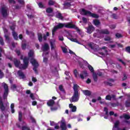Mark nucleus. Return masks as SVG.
Wrapping results in <instances>:
<instances>
[{
  "instance_id": "obj_27",
  "label": "nucleus",
  "mask_w": 130,
  "mask_h": 130,
  "mask_svg": "<svg viewBox=\"0 0 130 130\" xmlns=\"http://www.w3.org/2000/svg\"><path fill=\"white\" fill-rule=\"evenodd\" d=\"M119 123H120L119 120H116L114 123V127H116L117 129L119 128Z\"/></svg>"
},
{
  "instance_id": "obj_34",
  "label": "nucleus",
  "mask_w": 130,
  "mask_h": 130,
  "mask_svg": "<svg viewBox=\"0 0 130 130\" xmlns=\"http://www.w3.org/2000/svg\"><path fill=\"white\" fill-rule=\"evenodd\" d=\"M105 41H110L111 40V38L108 36H107L105 37Z\"/></svg>"
},
{
  "instance_id": "obj_25",
  "label": "nucleus",
  "mask_w": 130,
  "mask_h": 130,
  "mask_svg": "<svg viewBox=\"0 0 130 130\" xmlns=\"http://www.w3.org/2000/svg\"><path fill=\"white\" fill-rule=\"evenodd\" d=\"M93 24L95 25V26H99L100 25L101 22L98 19H94L93 20Z\"/></svg>"
},
{
  "instance_id": "obj_36",
  "label": "nucleus",
  "mask_w": 130,
  "mask_h": 130,
  "mask_svg": "<svg viewBox=\"0 0 130 130\" xmlns=\"http://www.w3.org/2000/svg\"><path fill=\"white\" fill-rule=\"evenodd\" d=\"M115 36L118 39L122 38V37H123L121 35V34H120L118 32L116 34Z\"/></svg>"
},
{
  "instance_id": "obj_8",
  "label": "nucleus",
  "mask_w": 130,
  "mask_h": 130,
  "mask_svg": "<svg viewBox=\"0 0 130 130\" xmlns=\"http://www.w3.org/2000/svg\"><path fill=\"white\" fill-rule=\"evenodd\" d=\"M60 127L61 128V130H67V124L66 123V120L63 118H62V119L60 121Z\"/></svg>"
},
{
  "instance_id": "obj_44",
  "label": "nucleus",
  "mask_w": 130,
  "mask_h": 130,
  "mask_svg": "<svg viewBox=\"0 0 130 130\" xmlns=\"http://www.w3.org/2000/svg\"><path fill=\"white\" fill-rule=\"evenodd\" d=\"M21 129L22 130H30V128L26 126H23Z\"/></svg>"
},
{
  "instance_id": "obj_47",
  "label": "nucleus",
  "mask_w": 130,
  "mask_h": 130,
  "mask_svg": "<svg viewBox=\"0 0 130 130\" xmlns=\"http://www.w3.org/2000/svg\"><path fill=\"white\" fill-rule=\"evenodd\" d=\"M58 27H57V25L54 26L53 28V29L52 30V31L53 32H56V31H57V30H58Z\"/></svg>"
},
{
  "instance_id": "obj_54",
  "label": "nucleus",
  "mask_w": 130,
  "mask_h": 130,
  "mask_svg": "<svg viewBox=\"0 0 130 130\" xmlns=\"http://www.w3.org/2000/svg\"><path fill=\"white\" fill-rule=\"evenodd\" d=\"M57 107H52L51 108V111H55L56 110H57Z\"/></svg>"
},
{
  "instance_id": "obj_41",
  "label": "nucleus",
  "mask_w": 130,
  "mask_h": 130,
  "mask_svg": "<svg viewBox=\"0 0 130 130\" xmlns=\"http://www.w3.org/2000/svg\"><path fill=\"white\" fill-rule=\"evenodd\" d=\"M113 19H115V20H117V19H118V16H117V15L115 13H113L112 15Z\"/></svg>"
},
{
  "instance_id": "obj_26",
  "label": "nucleus",
  "mask_w": 130,
  "mask_h": 130,
  "mask_svg": "<svg viewBox=\"0 0 130 130\" xmlns=\"http://www.w3.org/2000/svg\"><path fill=\"white\" fill-rule=\"evenodd\" d=\"M22 118H23V114L22 113V112H19L18 114V120L19 121L21 122L22 121Z\"/></svg>"
},
{
  "instance_id": "obj_4",
  "label": "nucleus",
  "mask_w": 130,
  "mask_h": 130,
  "mask_svg": "<svg viewBox=\"0 0 130 130\" xmlns=\"http://www.w3.org/2000/svg\"><path fill=\"white\" fill-rule=\"evenodd\" d=\"M20 59H23V64H20L19 67L20 70H26V69H27L29 66V58L26 57L23 58V56H21Z\"/></svg>"
},
{
  "instance_id": "obj_28",
  "label": "nucleus",
  "mask_w": 130,
  "mask_h": 130,
  "mask_svg": "<svg viewBox=\"0 0 130 130\" xmlns=\"http://www.w3.org/2000/svg\"><path fill=\"white\" fill-rule=\"evenodd\" d=\"M50 45H51V50H53V49H55V47H56V46H55V44H54L53 42H50Z\"/></svg>"
},
{
  "instance_id": "obj_59",
  "label": "nucleus",
  "mask_w": 130,
  "mask_h": 130,
  "mask_svg": "<svg viewBox=\"0 0 130 130\" xmlns=\"http://www.w3.org/2000/svg\"><path fill=\"white\" fill-rule=\"evenodd\" d=\"M88 45L89 46V47H90V48H91V49H94V47H93V45H92V43H89L88 44Z\"/></svg>"
},
{
  "instance_id": "obj_11",
  "label": "nucleus",
  "mask_w": 130,
  "mask_h": 130,
  "mask_svg": "<svg viewBox=\"0 0 130 130\" xmlns=\"http://www.w3.org/2000/svg\"><path fill=\"white\" fill-rule=\"evenodd\" d=\"M100 34H103L105 35H108L110 34V32H109V30L107 29H102L99 31Z\"/></svg>"
},
{
  "instance_id": "obj_24",
  "label": "nucleus",
  "mask_w": 130,
  "mask_h": 130,
  "mask_svg": "<svg viewBox=\"0 0 130 130\" xmlns=\"http://www.w3.org/2000/svg\"><path fill=\"white\" fill-rule=\"evenodd\" d=\"M46 12L47 13V14H51V13H53V9L50 7H49L46 9Z\"/></svg>"
},
{
  "instance_id": "obj_61",
  "label": "nucleus",
  "mask_w": 130,
  "mask_h": 130,
  "mask_svg": "<svg viewBox=\"0 0 130 130\" xmlns=\"http://www.w3.org/2000/svg\"><path fill=\"white\" fill-rule=\"evenodd\" d=\"M54 128L55 129H59V126L58 125V124L56 123L55 125Z\"/></svg>"
},
{
  "instance_id": "obj_63",
  "label": "nucleus",
  "mask_w": 130,
  "mask_h": 130,
  "mask_svg": "<svg viewBox=\"0 0 130 130\" xmlns=\"http://www.w3.org/2000/svg\"><path fill=\"white\" fill-rule=\"evenodd\" d=\"M10 29H11V30H12V32H15V26H11Z\"/></svg>"
},
{
  "instance_id": "obj_57",
  "label": "nucleus",
  "mask_w": 130,
  "mask_h": 130,
  "mask_svg": "<svg viewBox=\"0 0 130 130\" xmlns=\"http://www.w3.org/2000/svg\"><path fill=\"white\" fill-rule=\"evenodd\" d=\"M64 6H65V7H71V6H72V4H71V3H65L64 4Z\"/></svg>"
},
{
  "instance_id": "obj_29",
  "label": "nucleus",
  "mask_w": 130,
  "mask_h": 130,
  "mask_svg": "<svg viewBox=\"0 0 130 130\" xmlns=\"http://www.w3.org/2000/svg\"><path fill=\"white\" fill-rule=\"evenodd\" d=\"M38 40L39 42H41L43 40L42 34L41 33H39L38 34Z\"/></svg>"
},
{
  "instance_id": "obj_58",
  "label": "nucleus",
  "mask_w": 130,
  "mask_h": 130,
  "mask_svg": "<svg viewBox=\"0 0 130 130\" xmlns=\"http://www.w3.org/2000/svg\"><path fill=\"white\" fill-rule=\"evenodd\" d=\"M9 4H13L15 5L16 4V1L15 0H8Z\"/></svg>"
},
{
  "instance_id": "obj_3",
  "label": "nucleus",
  "mask_w": 130,
  "mask_h": 130,
  "mask_svg": "<svg viewBox=\"0 0 130 130\" xmlns=\"http://www.w3.org/2000/svg\"><path fill=\"white\" fill-rule=\"evenodd\" d=\"M80 14L81 15H84V16H89V17H91L94 19H98L99 18L98 14L92 13L91 11H87L85 9H82L81 10Z\"/></svg>"
},
{
  "instance_id": "obj_39",
  "label": "nucleus",
  "mask_w": 130,
  "mask_h": 130,
  "mask_svg": "<svg viewBox=\"0 0 130 130\" xmlns=\"http://www.w3.org/2000/svg\"><path fill=\"white\" fill-rule=\"evenodd\" d=\"M78 74L79 73H78V70H77V69L74 70V74L75 78H78Z\"/></svg>"
},
{
  "instance_id": "obj_5",
  "label": "nucleus",
  "mask_w": 130,
  "mask_h": 130,
  "mask_svg": "<svg viewBox=\"0 0 130 130\" xmlns=\"http://www.w3.org/2000/svg\"><path fill=\"white\" fill-rule=\"evenodd\" d=\"M57 27H58V29H62V28H63V27H65V28H75V25L71 23H68L67 24L59 23L58 24V25H57Z\"/></svg>"
},
{
  "instance_id": "obj_35",
  "label": "nucleus",
  "mask_w": 130,
  "mask_h": 130,
  "mask_svg": "<svg viewBox=\"0 0 130 130\" xmlns=\"http://www.w3.org/2000/svg\"><path fill=\"white\" fill-rule=\"evenodd\" d=\"M125 107H130V101H126L125 103Z\"/></svg>"
},
{
  "instance_id": "obj_38",
  "label": "nucleus",
  "mask_w": 130,
  "mask_h": 130,
  "mask_svg": "<svg viewBox=\"0 0 130 130\" xmlns=\"http://www.w3.org/2000/svg\"><path fill=\"white\" fill-rule=\"evenodd\" d=\"M62 51L63 53H68V49L66 47H61Z\"/></svg>"
},
{
  "instance_id": "obj_10",
  "label": "nucleus",
  "mask_w": 130,
  "mask_h": 130,
  "mask_svg": "<svg viewBox=\"0 0 130 130\" xmlns=\"http://www.w3.org/2000/svg\"><path fill=\"white\" fill-rule=\"evenodd\" d=\"M86 29H87V32L89 33V34H91L95 28L93 25H89L88 27L86 28Z\"/></svg>"
},
{
  "instance_id": "obj_6",
  "label": "nucleus",
  "mask_w": 130,
  "mask_h": 130,
  "mask_svg": "<svg viewBox=\"0 0 130 130\" xmlns=\"http://www.w3.org/2000/svg\"><path fill=\"white\" fill-rule=\"evenodd\" d=\"M0 13L3 16V18H7V17H8V10L6 7H2L1 8Z\"/></svg>"
},
{
  "instance_id": "obj_1",
  "label": "nucleus",
  "mask_w": 130,
  "mask_h": 130,
  "mask_svg": "<svg viewBox=\"0 0 130 130\" xmlns=\"http://www.w3.org/2000/svg\"><path fill=\"white\" fill-rule=\"evenodd\" d=\"M34 55V51L32 50H30L28 53V56L29 58H30V57L31 58L30 60V62L34 67L33 71H34L35 74L38 75V71H37V69L38 68V67H39V64L35 59L33 58Z\"/></svg>"
},
{
  "instance_id": "obj_60",
  "label": "nucleus",
  "mask_w": 130,
  "mask_h": 130,
  "mask_svg": "<svg viewBox=\"0 0 130 130\" xmlns=\"http://www.w3.org/2000/svg\"><path fill=\"white\" fill-rule=\"evenodd\" d=\"M4 37L6 39V40H8V41H10V37L7 35H5Z\"/></svg>"
},
{
  "instance_id": "obj_18",
  "label": "nucleus",
  "mask_w": 130,
  "mask_h": 130,
  "mask_svg": "<svg viewBox=\"0 0 130 130\" xmlns=\"http://www.w3.org/2000/svg\"><path fill=\"white\" fill-rule=\"evenodd\" d=\"M0 109L2 112H4L5 110H6V107L4 105V103L3 101H0Z\"/></svg>"
},
{
  "instance_id": "obj_46",
  "label": "nucleus",
  "mask_w": 130,
  "mask_h": 130,
  "mask_svg": "<svg viewBox=\"0 0 130 130\" xmlns=\"http://www.w3.org/2000/svg\"><path fill=\"white\" fill-rule=\"evenodd\" d=\"M82 21L84 24H87L88 23V20L85 17H82Z\"/></svg>"
},
{
  "instance_id": "obj_62",
  "label": "nucleus",
  "mask_w": 130,
  "mask_h": 130,
  "mask_svg": "<svg viewBox=\"0 0 130 130\" xmlns=\"http://www.w3.org/2000/svg\"><path fill=\"white\" fill-rule=\"evenodd\" d=\"M59 89L60 90V91H63V87L62 86V85H60L59 86Z\"/></svg>"
},
{
  "instance_id": "obj_23",
  "label": "nucleus",
  "mask_w": 130,
  "mask_h": 130,
  "mask_svg": "<svg viewBox=\"0 0 130 130\" xmlns=\"http://www.w3.org/2000/svg\"><path fill=\"white\" fill-rule=\"evenodd\" d=\"M92 77L94 82H97L98 81V76H97V74L93 73Z\"/></svg>"
},
{
  "instance_id": "obj_55",
  "label": "nucleus",
  "mask_w": 130,
  "mask_h": 130,
  "mask_svg": "<svg viewBox=\"0 0 130 130\" xmlns=\"http://www.w3.org/2000/svg\"><path fill=\"white\" fill-rule=\"evenodd\" d=\"M18 3H19L20 5H25V2L23 0H18Z\"/></svg>"
},
{
  "instance_id": "obj_40",
  "label": "nucleus",
  "mask_w": 130,
  "mask_h": 130,
  "mask_svg": "<svg viewBox=\"0 0 130 130\" xmlns=\"http://www.w3.org/2000/svg\"><path fill=\"white\" fill-rule=\"evenodd\" d=\"M11 90H13V91H15V89H17V85L16 84H13L11 86Z\"/></svg>"
},
{
  "instance_id": "obj_37",
  "label": "nucleus",
  "mask_w": 130,
  "mask_h": 130,
  "mask_svg": "<svg viewBox=\"0 0 130 130\" xmlns=\"http://www.w3.org/2000/svg\"><path fill=\"white\" fill-rule=\"evenodd\" d=\"M125 51L127 53L130 54V46L126 47L125 48Z\"/></svg>"
},
{
  "instance_id": "obj_56",
  "label": "nucleus",
  "mask_w": 130,
  "mask_h": 130,
  "mask_svg": "<svg viewBox=\"0 0 130 130\" xmlns=\"http://www.w3.org/2000/svg\"><path fill=\"white\" fill-rule=\"evenodd\" d=\"M109 27L110 29H115V28H116V25H115V24H112L109 26Z\"/></svg>"
},
{
  "instance_id": "obj_19",
  "label": "nucleus",
  "mask_w": 130,
  "mask_h": 130,
  "mask_svg": "<svg viewBox=\"0 0 130 130\" xmlns=\"http://www.w3.org/2000/svg\"><path fill=\"white\" fill-rule=\"evenodd\" d=\"M82 92L85 95V96H90L91 94V92L89 90H82Z\"/></svg>"
},
{
  "instance_id": "obj_43",
  "label": "nucleus",
  "mask_w": 130,
  "mask_h": 130,
  "mask_svg": "<svg viewBox=\"0 0 130 130\" xmlns=\"http://www.w3.org/2000/svg\"><path fill=\"white\" fill-rule=\"evenodd\" d=\"M111 99H112V98L111 97V95H107L106 96V100H109V101H111Z\"/></svg>"
},
{
  "instance_id": "obj_32",
  "label": "nucleus",
  "mask_w": 130,
  "mask_h": 130,
  "mask_svg": "<svg viewBox=\"0 0 130 130\" xmlns=\"http://www.w3.org/2000/svg\"><path fill=\"white\" fill-rule=\"evenodd\" d=\"M29 118L30 119V120H31V122L32 123H36V120L35 119V118H34V117H33V116H29Z\"/></svg>"
},
{
  "instance_id": "obj_33",
  "label": "nucleus",
  "mask_w": 130,
  "mask_h": 130,
  "mask_svg": "<svg viewBox=\"0 0 130 130\" xmlns=\"http://www.w3.org/2000/svg\"><path fill=\"white\" fill-rule=\"evenodd\" d=\"M0 44L1 45H5V42H4V39H3V37L0 36Z\"/></svg>"
},
{
  "instance_id": "obj_7",
  "label": "nucleus",
  "mask_w": 130,
  "mask_h": 130,
  "mask_svg": "<svg viewBox=\"0 0 130 130\" xmlns=\"http://www.w3.org/2000/svg\"><path fill=\"white\" fill-rule=\"evenodd\" d=\"M3 87L5 89L3 98L6 99L8 97V95H9V86L6 83H4Z\"/></svg>"
},
{
  "instance_id": "obj_31",
  "label": "nucleus",
  "mask_w": 130,
  "mask_h": 130,
  "mask_svg": "<svg viewBox=\"0 0 130 130\" xmlns=\"http://www.w3.org/2000/svg\"><path fill=\"white\" fill-rule=\"evenodd\" d=\"M87 67L88 70H89V71H90L91 73H93L94 74V68H93V67H92V66L90 64H88Z\"/></svg>"
},
{
  "instance_id": "obj_30",
  "label": "nucleus",
  "mask_w": 130,
  "mask_h": 130,
  "mask_svg": "<svg viewBox=\"0 0 130 130\" xmlns=\"http://www.w3.org/2000/svg\"><path fill=\"white\" fill-rule=\"evenodd\" d=\"M119 105H120V104L118 102L111 104V106H112V107H117V106H119Z\"/></svg>"
},
{
  "instance_id": "obj_13",
  "label": "nucleus",
  "mask_w": 130,
  "mask_h": 130,
  "mask_svg": "<svg viewBox=\"0 0 130 130\" xmlns=\"http://www.w3.org/2000/svg\"><path fill=\"white\" fill-rule=\"evenodd\" d=\"M17 75L19 77H20V79H25V78H26L25 74H24V73H23L21 70H19L17 72Z\"/></svg>"
},
{
  "instance_id": "obj_22",
  "label": "nucleus",
  "mask_w": 130,
  "mask_h": 130,
  "mask_svg": "<svg viewBox=\"0 0 130 130\" xmlns=\"http://www.w3.org/2000/svg\"><path fill=\"white\" fill-rule=\"evenodd\" d=\"M68 39L71 40V41H72V42H76V43H77L78 44H81V43H80V42H79L77 39L69 38Z\"/></svg>"
},
{
  "instance_id": "obj_52",
  "label": "nucleus",
  "mask_w": 130,
  "mask_h": 130,
  "mask_svg": "<svg viewBox=\"0 0 130 130\" xmlns=\"http://www.w3.org/2000/svg\"><path fill=\"white\" fill-rule=\"evenodd\" d=\"M26 46H27V44H26L25 43L22 44V46H21V48H22V49H23V50H24V49H26Z\"/></svg>"
},
{
  "instance_id": "obj_21",
  "label": "nucleus",
  "mask_w": 130,
  "mask_h": 130,
  "mask_svg": "<svg viewBox=\"0 0 130 130\" xmlns=\"http://www.w3.org/2000/svg\"><path fill=\"white\" fill-rule=\"evenodd\" d=\"M12 36L15 40H18V34H17L16 31L12 32Z\"/></svg>"
},
{
  "instance_id": "obj_51",
  "label": "nucleus",
  "mask_w": 130,
  "mask_h": 130,
  "mask_svg": "<svg viewBox=\"0 0 130 130\" xmlns=\"http://www.w3.org/2000/svg\"><path fill=\"white\" fill-rule=\"evenodd\" d=\"M43 62L45 63H47L48 61V58L47 57H44L43 58Z\"/></svg>"
},
{
  "instance_id": "obj_17",
  "label": "nucleus",
  "mask_w": 130,
  "mask_h": 130,
  "mask_svg": "<svg viewBox=\"0 0 130 130\" xmlns=\"http://www.w3.org/2000/svg\"><path fill=\"white\" fill-rule=\"evenodd\" d=\"M69 108H71V110L72 112H76V111H77V107H76L75 106H74L73 104H70L69 105Z\"/></svg>"
},
{
  "instance_id": "obj_42",
  "label": "nucleus",
  "mask_w": 130,
  "mask_h": 130,
  "mask_svg": "<svg viewBox=\"0 0 130 130\" xmlns=\"http://www.w3.org/2000/svg\"><path fill=\"white\" fill-rule=\"evenodd\" d=\"M104 111H105V112H106V113H105L106 115H107V116H108V115H109V114H108V108L105 107L104 109Z\"/></svg>"
},
{
  "instance_id": "obj_45",
  "label": "nucleus",
  "mask_w": 130,
  "mask_h": 130,
  "mask_svg": "<svg viewBox=\"0 0 130 130\" xmlns=\"http://www.w3.org/2000/svg\"><path fill=\"white\" fill-rule=\"evenodd\" d=\"M49 6H53L54 5V2L52 0H50L48 2Z\"/></svg>"
},
{
  "instance_id": "obj_49",
  "label": "nucleus",
  "mask_w": 130,
  "mask_h": 130,
  "mask_svg": "<svg viewBox=\"0 0 130 130\" xmlns=\"http://www.w3.org/2000/svg\"><path fill=\"white\" fill-rule=\"evenodd\" d=\"M104 83L105 84V85H107V86H112V83L109 82H107V81H105L104 82Z\"/></svg>"
},
{
  "instance_id": "obj_53",
  "label": "nucleus",
  "mask_w": 130,
  "mask_h": 130,
  "mask_svg": "<svg viewBox=\"0 0 130 130\" xmlns=\"http://www.w3.org/2000/svg\"><path fill=\"white\" fill-rule=\"evenodd\" d=\"M118 61H119L120 62H121V63L122 64H123V66H126V63H125V62H124V61H123V60H122V59H120V58H118Z\"/></svg>"
},
{
  "instance_id": "obj_20",
  "label": "nucleus",
  "mask_w": 130,
  "mask_h": 130,
  "mask_svg": "<svg viewBox=\"0 0 130 130\" xmlns=\"http://www.w3.org/2000/svg\"><path fill=\"white\" fill-rule=\"evenodd\" d=\"M55 18H57V19H59L60 20H63V16L61 15V13H58L55 15Z\"/></svg>"
},
{
  "instance_id": "obj_9",
  "label": "nucleus",
  "mask_w": 130,
  "mask_h": 130,
  "mask_svg": "<svg viewBox=\"0 0 130 130\" xmlns=\"http://www.w3.org/2000/svg\"><path fill=\"white\" fill-rule=\"evenodd\" d=\"M13 62L16 68H20V66H21V61L18 60L17 58H14L13 60Z\"/></svg>"
},
{
  "instance_id": "obj_50",
  "label": "nucleus",
  "mask_w": 130,
  "mask_h": 130,
  "mask_svg": "<svg viewBox=\"0 0 130 130\" xmlns=\"http://www.w3.org/2000/svg\"><path fill=\"white\" fill-rule=\"evenodd\" d=\"M38 6L41 9H43V8H44V5H43V4H42V3L41 2L39 3Z\"/></svg>"
},
{
  "instance_id": "obj_64",
  "label": "nucleus",
  "mask_w": 130,
  "mask_h": 130,
  "mask_svg": "<svg viewBox=\"0 0 130 130\" xmlns=\"http://www.w3.org/2000/svg\"><path fill=\"white\" fill-rule=\"evenodd\" d=\"M115 45H109V47H110V48H114L115 47Z\"/></svg>"
},
{
  "instance_id": "obj_16",
  "label": "nucleus",
  "mask_w": 130,
  "mask_h": 130,
  "mask_svg": "<svg viewBox=\"0 0 130 130\" xmlns=\"http://www.w3.org/2000/svg\"><path fill=\"white\" fill-rule=\"evenodd\" d=\"M55 103V102H54V100L51 99L47 102V104L48 106H53Z\"/></svg>"
},
{
  "instance_id": "obj_2",
  "label": "nucleus",
  "mask_w": 130,
  "mask_h": 130,
  "mask_svg": "<svg viewBox=\"0 0 130 130\" xmlns=\"http://www.w3.org/2000/svg\"><path fill=\"white\" fill-rule=\"evenodd\" d=\"M79 85L77 84H75L73 85L74 94L70 99V102H78L79 101L80 95L79 94Z\"/></svg>"
},
{
  "instance_id": "obj_14",
  "label": "nucleus",
  "mask_w": 130,
  "mask_h": 130,
  "mask_svg": "<svg viewBox=\"0 0 130 130\" xmlns=\"http://www.w3.org/2000/svg\"><path fill=\"white\" fill-rule=\"evenodd\" d=\"M49 49V45H48V44L45 43L44 45V46L42 48V50L43 51H47Z\"/></svg>"
},
{
  "instance_id": "obj_48",
  "label": "nucleus",
  "mask_w": 130,
  "mask_h": 130,
  "mask_svg": "<svg viewBox=\"0 0 130 130\" xmlns=\"http://www.w3.org/2000/svg\"><path fill=\"white\" fill-rule=\"evenodd\" d=\"M65 75L68 76V77H66V80H69V78H70V73L69 72L66 71L64 73Z\"/></svg>"
},
{
  "instance_id": "obj_15",
  "label": "nucleus",
  "mask_w": 130,
  "mask_h": 130,
  "mask_svg": "<svg viewBox=\"0 0 130 130\" xmlns=\"http://www.w3.org/2000/svg\"><path fill=\"white\" fill-rule=\"evenodd\" d=\"M120 119L122 118H124V119H130V116L129 115H127L125 113L123 114L122 115L120 116Z\"/></svg>"
},
{
  "instance_id": "obj_12",
  "label": "nucleus",
  "mask_w": 130,
  "mask_h": 130,
  "mask_svg": "<svg viewBox=\"0 0 130 130\" xmlns=\"http://www.w3.org/2000/svg\"><path fill=\"white\" fill-rule=\"evenodd\" d=\"M86 77H88V73L86 71H83L82 72V73L80 74L81 79H85Z\"/></svg>"
}]
</instances>
